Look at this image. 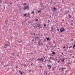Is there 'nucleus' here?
<instances>
[{"mask_svg":"<svg viewBox=\"0 0 75 75\" xmlns=\"http://www.w3.org/2000/svg\"><path fill=\"white\" fill-rule=\"evenodd\" d=\"M65 31V29L64 28V27L60 29V33H62V32H64Z\"/></svg>","mask_w":75,"mask_h":75,"instance_id":"f257e3e1","label":"nucleus"},{"mask_svg":"<svg viewBox=\"0 0 75 75\" xmlns=\"http://www.w3.org/2000/svg\"><path fill=\"white\" fill-rule=\"evenodd\" d=\"M37 61H41L43 62H44V60H43V58H41V59H40L39 58H38L37 59Z\"/></svg>","mask_w":75,"mask_h":75,"instance_id":"f03ea898","label":"nucleus"},{"mask_svg":"<svg viewBox=\"0 0 75 75\" xmlns=\"http://www.w3.org/2000/svg\"><path fill=\"white\" fill-rule=\"evenodd\" d=\"M29 8V6H28V5L27 6H25L24 7L23 9L25 11L26 9H28Z\"/></svg>","mask_w":75,"mask_h":75,"instance_id":"7ed1b4c3","label":"nucleus"},{"mask_svg":"<svg viewBox=\"0 0 75 75\" xmlns=\"http://www.w3.org/2000/svg\"><path fill=\"white\" fill-rule=\"evenodd\" d=\"M38 41H38V45H40V46L41 45H42V43H40V42H41V40H40V39H39Z\"/></svg>","mask_w":75,"mask_h":75,"instance_id":"20e7f679","label":"nucleus"},{"mask_svg":"<svg viewBox=\"0 0 75 75\" xmlns=\"http://www.w3.org/2000/svg\"><path fill=\"white\" fill-rule=\"evenodd\" d=\"M4 48H7V47H8V45L6 44H4Z\"/></svg>","mask_w":75,"mask_h":75,"instance_id":"39448f33","label":"nucleus"},{"mask_svg":"<svg viewBox=\"0 0 75 75\" xmlns=\"http://www.w3.org/2000/svg\"><path fill=\"white\" fill-rule=\"evenodd\" d=\"M47 66L49 69H50L51 68V65H49V64H47Z\"/></svg>","mask_w":75,"mask_h":75,"instance_id":"423d86ee","label":"nucleus"},{"mask_svg":"<svg viewBox=\"0 0 75 75\" xmlns=\"http://www.w3.org/2000/svg\"><path fill=\"white\" fill-rule=\"evenodd\" d=\"M19 73H20L21 74V75H22L24 73V71H23V72H21V71L20 70H19Z\"/></svg>","mask_w":75,"mask_h":75,"instance_id":"0eeeda50","label":"nucleus"},{"mask_svg":"<svg viewBox=\"0 0 75 75\" xmlns=\"http://www.w3.org/2000/svg\"><path fill=\"white\" fill-rule=\"evenodd\" d=\"M40 26H41V25L40 24H38V25H37L38 27L39 28V29H40Z\"/></svg>","mask_w":75,"mask_h":75,"instance_id":"6e6552de","label":"nucleus"},{"mask_svg":"<svg viewBox=\"0 0 75 75\" xmlns=\"http://www.w3.org/2000/svg\"><path fill=\"white\" fill-rule=\"evenodd\" d=\"M61 69H62V71H64V69H66V67H65V68L62 67Z\"/></svg>","mask_w":75,"mask_h":75,"instance_id":"1a4fd4ad","label":"nucleus"},{"mask_svg":"<svg viewBox=\"0 0 75 75\" xmlns=\"http://www.w3.org/2000/svg\"><path fill=\"white\" fill-rule=\"evenodd\" d=\"M51 52H52V54L53 55H55V54H56L55 52H54V51H51Z\"/></svg>","mask_w":75,"mask_h":75,"instance_id":"9d476101","label":"nucleus"},{"mask_svg":"<svg viewBox=\"0 0 75 75\" xmlns=\"http://www.w3.org/2000/svg\"><path fill=\"white\" fill-rule=\"evenodd\" d=\"M27 21V19H26L25 21H24L23 22H22L23 24H25V22H26V21Z\"/></svg>","mask_w":75,"mask_h":75,"instance_id":"9b49d317","label":"nucleus"},{"mask_svg":"<svg viewBox=\"0 0 75 75\" xmlns=\"http://www.w3.org/2000/svg\"><path fill=\"white\" fill-rule=\"evenodd\" d=\"M64 60H65V59L64 58L63 59V60L60 59V60L62 61V62H64V61H65Z\"/></svg>","mask_w":75,"mask_h":75,"instance_id":"f8f14e48","label":"nucleus"},{"mask_svg":"<svg viewBox=\"0 0 75 75\" xmlns=\"http://www.w3.org/2000/svg\"><path fill=\"white\" fill-rule=\"evenodd\" d=\"M46 38L47 39V41H49V40H50V38Z\"/></svg>","mask_w":75,"mask_h":75,"instance_id":"ddd939ff","label":"nucleus"},{"mask_svg":"<svg viewBox=\"0 0 75 75\" xmlns=\"http://www.w3.org/2000/svg\"><path fill=\"white\" fill-rule=\"evenodd\" d=\"M75 42H74V44L73 45V47H72L73 49H74V48H75Z\"/></svg>","mask_w":75,"mask_h":75,"instance_id":"4468645a","label":"nucleus"},{"mask_svg":"<svg viewBox=\"0 0 75 75\" xmlns=\"http://www.w3.org/2000/svg\"><path fill=\"white\" fill-rule=\"evenodd\" d=\"M68 13H69V11H66V12L65 13V14H67V15L68 14Z\"/></svg>","mask_w":75,"mask_h":75,"instance_id":"2eb2a0df","label":"nucleus"},{"mask_svg":"<svg viewBox=\"0 0 75 75\" xmlns=\"http://www.w3.org/2000/svg\"><path fill=\"white\" fill-rule=\"evenodd\" d=\"M28 25H29V24H30V23H31V22H30V21H28Z\"/></svg>","mask_w":75,"mask_h":75,"instance_id":"dca6fc26","label":"nucleus"},{"mask_svg":"<svg viewBox=\"0 0 75 75\" xmlns=\"http://www.w3.org/2000/svg\"><path fill=\"white\" fill-rule=\"evenodd\" d=\"M8 19H6L5 20V22H6V23H7V22H8Z\"/></svg>","mask_w":75,"mask_h":75,"instance_id":"f3484780","label":"nucleus"},{"mask_svg":"<svg viewBox=\"0 0 75 75\" xmlns=\"http://www.w3.org/2000/svg\"><path fill=\"white\" fill-rule=\"evenodd\" d=\"M53 8L54 9V11H55V10H56V8H55L53 7Z\"/></svg>","mask_w":75,"mask_h":75,"instance_id":"a211bd4d","label":"nucleus"},{"mask_svg":"<svg viewBox=\"0 0 75 75\" xmlns=\"http://www.w3.org/2000/svg\"><path fill=\"white\" fill-rule=\"evenodd\" d=\"M18 42L19 43H21L22 42V40H21V41H18Z\"/></svg>","mask_w":75,"mask_h":75,"instance_id":"6ab92c4d","label":"nucleus"},{"mask_svg":"<svg viewBox=\"0 0 75 75\" xmlns=\"http://www.w3.org/2000/svg\"><path fill=\"white\" fill-rule=\"evenodd\" d=\"M38 13H41V11H38Z\"/></svg>","mask_w":75,"mask_h":75,"instance_id":"aec40b11","label":"nucleus"},{"mask_svg":"<svg viewBox=\"0 0 75 75\" xmlns=\"http://www.w3.org/2000/svg\"><path fill=\"white\" fill-rule=\"evenodd\" d=\"M73 24H74L73 23H71L70 24V25H73Z\"/></svg>","mask_w":75,"mask_h":75,"instance_id":"412c9836","label":"nucleus"},{"mask_svg":"<svg viewBox=\"0 0 75 75\" xmlns=\"http://www.w3.org/2000/svg\"><path fill=\"white\" fill-rule=\"evenodd\" d=\"M43 26L44 27H46V24H44L43 25Z\"/></svg>","mask_w":75,"mask_h":75,"instance_id":"4be33fe9","label":"nucleus"},{"mask_svg":"<svg viewBox=\"0 0 75 75\" xmlns=\"http://www.w3.org/2000/svg\"><path fill=\"white\" fill-rule=\"evenodd\" d=\"M50 59L51 60V59H52V57H50Z\"/></svg>","mask_w":75,"mask_h":75,"instance_id":"5701e85b","label":"nucleus"},{"mask_svg":"<svg viewBox=\"0 0 75 75\" xmlns=\"http://www.w3.org/2000/svg\"><path fill=\"white\" fill-rule=\"evenodd\" d=\"M68 16L69 18H71V17L70 15H68Z\"/></svg>","mask_w":75,"mask_h":75,"instance_id":"b1692460","label":"nucleus"},{"mask_svg":"<svg viewBox=\"0 0 75 75\" xmlns=\"http://www.w3.org/2000/svg\"><path fill=\"white\" fill-rule=\"evenodd\" d=\"M31 69H30V70H29V72H31Z\"/></svg>","mask_w":75,"mask_h":75,"instance_id":"393cba45","label":"nucleus"},{"mask_svg":"<svg viewBox=\"0 0 75 75\" xmlns=\"http://www.w3.org/2000/svg\"><path fill=\"white\" fill-rule=\"evenodd\" d=\"M60 61V59L59 61H57V62L58 64H59V61Z\"/></svg>","mask_w":75,"mask_h":75,"instance_id":"a878e982","label":"nucleus"},{"mask_svg":"<svg viewBox=\"0 0 75 75\" xmlns=\"http://www.w3.org/2000/svg\"><path fill=\"white\" fill-rule=\"evenodd\" d=\"M47 61H49V62H50V61H51V60L50 59H49L48 60H47Z\"/></svg>","mask_w":75,"mask_h":75,"instance_id":"bb28decb","label":"nucleus"},{"mask_svg":"<svg viewBox=\"0 0 75 75\" xmlns=\"http://www.w3.org/2000/svg\"><path fill=\"white\" fill-rule=\"evenodd\" d=\"M68 48L69 49L71 48H72V46H71L70 47H69Z\"/></svg>","mask_w":75,"mask_h":75,"instance_id":"cd10ccee","label":"nucleus"},{"mask_svg":"<svg viewBox=\"0 0 75 75\" xmlns=\"http://www.w3.org/2000/svg\"><path fill=\"white\" fill-rule=\"evenodd\" d=\"M26 3H24V6H26Z\"/></svg>","mask_w":75,"mask_h":75,"instance_id":"c85d7f7f","label":"nucleus"},{"mask_svg":"<svg viewBox=\"0 0 75 75\" xmlns=\"http://www.w3.org/2000/svg\"><path fill=\"white\" fill-rule=\"evenodd\" d=\"M39 67H40V68H42V66H39Z\"/></svg>","mask_w":75,"mask_h":75,"instance_id":"c756f323","label":"nucleus"},{"mask_svg":"<svg viewBox=\"0 0 75 75\" xmlns=\"http://www.w3.org/2000/svg\"><path fill=\"white\" fill-rule=\"evenodd\" d=\"M68 70H65V72H68Z\"/></svg>","mask_w":75,"mask_h":75,"instance_id":"7c9ffc66","label":"nucleus"},{"mask_svg":"<svg viewBox=\"0 0 75 75\" xmlns=\"http://www.w3.org/2000/svg\"><path fill=\"white\" fill-rule=\"evenodd\" d=\"M12 54H13V56H14L15 55V54H14V53H13Z\"/></svg>","mask_w":75,"mask_h":75,"instance_id":"2f4dec72","label":"nucleus"},{"mask_svg":"<svg viewBox=\"0 0 75 75\" xmlns=\"http://www.w3.org/2000/svg\"><path fill=\"white\" fill-rule=\"evenodd\" d=\"M52 60H53V61H54V58H53L52 57Z\"/></svg>","mask_w":75,"mask_h":75,"instance_id":"473e14b6","label":"nucleus"},{"mask_svg":"<svg viewBox=\"0 0 75 75\" xmlns=\"http://www.w3.org/2000/svg\"><path fill=\"white\" fill-rule=\"evenodd\" d=\"M38 20V19H36L35 20V21H37Z\"/></svg>","mask_w":75,"mask_h":75,"instance_id":"72a5a7b5","label":"nucleus"},{"mask_svg":"<svg viewBox=\"0 0 75 75\" xmlns=\"http://www.w3.org/2000/svg\"><path fill=\"white\" fill-rule=\"evenodd\" d=\"M70 65H71V63H70V62H68V63Z\"/></svg>","mask_w":75,"mask_h":75,"instance_id":"f704fd0d","label":"nucleus"},{"mask_svg":"<svg viewBox=\"0 0 75 75\" xmlns=\"http://www.w3.org/2000/svg\"><path fill=\"white\" fill-rule=\"evenodd\" d=\"M47 60L46 59H45V60L44 61V62H47Z\"/></svg>","mask_w":75,"mask_h":75,"instance_id":"c9c22d12","label":"nucleus"},{"mask_svg":"<svg viewBox=\"0 0 75 75\" xmlns=\"http://www.w3.org/2000/svg\"><path fill=\"white\" fill-rule=\"evenodd\" d=\"M32 25V26H33V25H34L33 24H32V23L30 25Z\"/></svg>","mask_w":75,"mask_h":75,"instance_id":"e433bc0d","label":"nucleus"},{"mask_svg":"<svg viewBox=\"0 0 75 75\" xmlns=\"http://www.w3.org/2000/svg\"><path fill=\"white\" fill-rule=\"evenodd\" d=\"M31 13H32V14H34V11H33V12H31Z\"/></svg>","mask_w":75,"mask_h":75,"instance_id":"4c0bfd02","label":"nucleus"},{"mask_svg":"<svg viewBox=\"0 0 75 75\" xmlns=\"http://www.w3.org/2000/svg\"><path fill=\"white\" fill-rule=\"evenodd\" d=\"M7 66H8V65H4V67H7Z\"/></svg>","mask_w":75,"mask_h":75,"instance_id":"58836bf2","label":"nucleus"},{"mask_svg":"<svg viewBox=\"0 0 75 75\" xmlns=\"http://www.w3.org/2000/svg\"><path fill=\"white\" fill-rule=\"evenodd\" d=\"M17 68H18V66L17 65L16 66V69H17Z\"/></svg>","mask_w":75,"mask_h":75,"instance_id":"ea45409f","label":"nucleus"},{"mask_svg":"<svg viewBox=\"0 0 75 75\" xmlns=\"http://www.w3.org/2000/svg\"><path fill=\"white\" fill-rule=\"evenodd\" d=\"M26 15H27V14H24V16H26Z\"/></svg>","mask_w":75,"mask_h":75,"instance_id":"a19ab883","label":"nucleus"},{"mask_svg":"<svg viewBox=\"0 0 75 75\" xmlns=\"http://www.w3.org/2000/svg\"><path fill=\"white\" fill-rule=\"evenodd\" d=\"M37 39H38V40H40V39H39V37H37Z\"/></svg>","mask_w":75,"mask_h":75,"instance_id":"79ce46f5","label":"nucleus"},{"mask_svg":"<svg viewBox=\"0 0 75 75\" xmlns=\"http://www.w3.org/2000/svg\"><path fill=\"white\" fill-rule=\"evenodd\" d=\"M49 22H50V20H48V23H49Z\"/></svg>","mask_w":75,"mask_h":75,"instance_id":"37998d69","label":"nucleus"},{"mask_svg":"<svg viewBox=\"0 0 75 75\" xmlns=\"http://www.w3.org/2000/svg\"><path fill=\"white\" fill-rule=\"evenodd\" d=\"M73 62V63H74V64H75V60H74Z\"/></svg>","mask_w":75,"mask_h":75,"instance_id":"c03bdc74","label":"nucleus"},{"mask_svg":"<svg viewBox=\"0 0 75 75\" xmlns=\"http://www.w3.org/2000/svg\"><path fill=\"white\" fill-rule=\"evenodd\" d=\"M23 66H24V67H26V64H24V65H23Z\"/></svg>","mask_w":75,"mask_h":75,"instance_id":"a18cd8bd","label":"nucleus"},{"mask_svg":"<svg viewBox=\"0 0 75 75\" xmlns=\"http://www.w3.org/2000/svg\"><path fill=\"white\" fill-rule=\"evenodd\" d=\"M57 30L58 31H59V29L58 28L57 29Z\"/></svg>","mask_w":75,"mask_h":75,"instance_id":"49530a36","label":"nucleus"},{"mask_svg":"<svg viewBox=\"0 0 75 75\" xmlns=\"http://www.w3.org/2000/svg\"><path fill=\"white\" fill-rule=\"evenodd\" d=\"M0 4H1V1H0Z\"/></svg>","mask_w":75,"mask_h":75,"instance_id":"de8ad7c7","label":"nucleus"},{"mask_svg":"<svg viewBox=\"0 0 75 75\" xmlns=\"http://www.w3.org/2000/svg\"><path fill=\"white\" fill-rule=\"evenodd\" d=\"M33 63H32L31 64V66H33Z\"/></svg>","mask_w":75,"mask_h":75,"instance_id":"09e8293b","label":"nucleus"},{"mask_svg":"<svg viewBox=\"0 0 75 75\" xmlns=\"http://www.w3.org/2000/svg\"><path fill=\"white\" fill-rule=\"evenodd\" d=\"M33 27H34V28H35V26H34Z\"/></svg>","mask_w":75,"mask_h":75,"instance_id":"8fccbe9b","label":"nucleus"},{"mask_svg":"<svg viewBox=\"0 0 75 75\" xmlns=\"http://www.w3.org/2000/svg\"><path fill=\"white\" fill-rule=\"evenodd\" d=\"M55 59H56V61H58V59H57L56 58Z\"/></svg>","mask_w":75,"mask_h":75,"instance_id":"3c124183","label":"nucleus"},{"mask_svg":"<svg viewBox=\"0 0 75 75\" xmlns=\"http://www.w3.org/2000/svg\"><path fill=\"white\" fill-rule=\"evenodd\" d=\"M30 14H29V13H28V16H30Z\"/></svg>","mask_w":75,"mask_h":75,"instance_id":"603ef678","label":"nucleus"},{"mask_svg":"<svg viewBox=\"0 0 75 75\" xmlns=\"http://www.w3.org/2000/svg\"><path fill=\"white\" fill-rule=\"evenodd\" d=\"M54 30V28H52V30Z\"/></svg>","mask_w":75,"mask_h":75,"instance_id":"864d4df0","label":"nucleus"},{"mask_svg":"<svg viewBox=\"0 0 75 75\" xmlns=\"http://www.w3.org/2000/svg\"><path fill=\"white\" fill-rule=\"evenodd\" d=\"M35 41H36L37 40V38H35Z\"/></svg>","mask_w":75,"mask_h":75,"instance_id":"5fc2aeb1","label":"nucleus"},{"mask_svg":"<svg viewBox=\"0 0 75 75\" xmlns=\"http://www.w3.org/2000/svg\"><path fill=\"white\" fill-rule=\"evenodd\" d=\"M63 48H65V47L64 46V47H63Z\"/></svg>","mask_w":75,"mask_h":75,"instance_id":"6e6d98bb","label":"nucleus"},{"mask_svg":"<svg viewBox=\"0 0 75 75\" xmlns=\"http://www.w3.org/2000/svg\"><path fill=\"white\" fill-rule=\"evenodd\" d=\"M25 25H27V23H26V22H25Z\"/></svg>","mask_w":75,"mask_h":75,"instance_id":"4d7b16f0","label":"nucleus"},{"mask_svg":"<svg viewBox=\"0 0 75 75\" xmlns=\"http://www.w3.org/2000/svg\"><path fill=\"white\" fill-rule=\"evenodd\" d=\"M16 56H18V57H19V54H17Z\"/></svg>","mask_w":75,"mask_h":75,"instance_id":"13d9d810","label":"nucleus"},{"mask_svg":"<svg viewBox=\"0 0 75 75\" xmlns=\"http://www.w3.org/2000/svg\"><path fill=\"white\" fill-rule=\"evenodd\" d=\"M32 40V41H34V39H33Z\"/></svg>","mask_w":75,"mask_h":75,"instance_id":"bf43d9fd","label":"nucleus"},{"mask_svg":"<svg viewBox=\"0 0 75 75\" xmlns=\"http://www.w3.org/2000/svg\"><path fill=\"white\" fill-rule=\"evenodd\" d=\"M25 47H24V49L23 50H25Z\"/></svg>","mask_w":75,"mask_h":75,"instance_id":"052dcab7","label":"nucleus"},{"mask_svg":"<svg viewBox=\"0 0 75 75\" xmlns=\"http://www.w3.org/2000/svg\"><path fill=\"white\" fill-rule=\"evenodd\" d=\"M66 73H64V75H67V74H66Z\"/></svg>","mask_w":75,"mask_h":75,"instance_id":"680f3d73","label":"nucleus"},{"mask_svg":"<svg viewBox=\"0 0 75 75\" xmlns=\"http://www.w3.org/2000/svg\"><path fill=\"white\" fill-rule=\"evenodd\" d=\"M2 51L3 52V51L4 52H5V50H2Z\"/></svg>","mask_w":75,"mask_h":75,"instance_id":"e2e57ef3","label":"nucleus"},{"mask_svg":"<svg viewBox=\"0 0 75 75\" xmlns=\"http://www.w3.org/2000/svg\"><path fill=\"white\" fill-rule=\"evenodd\" d=\"M33 35H35V33H34L33 34Z\"/></svg>","mask_w":75,"mask_h":75,"instance_id":"0e129e2a","label":"nucleus"},{"mask_svg":"<svg viewBox=\"0 0 75 75\" xmlns=\"http://www.w3.org/2000/svg\"><path fill=\"white\" fill-rule=\"evenodd\" d=\"M21 65H23V64H21Z\"/></svg>","mask_w":75,"mask_h":75,"instance_id":"69168bd1","label":"nucleus"},{"mask_svg":"<svg viewBox=\"0 0 75 75\" xmlns=\"http://www.w3.org/2000/svg\"><path fill=\"white\" fill-rule=\"evenodd\" d=\"M30 34H31V35H33V34L31 33Z\"/></svg>","mask_w":75,"mask_h":75,"instance_id":"338daca9","label":"nucleus"},{"mask_svg":"<svg viewBox=\"0 0 75 75\" xmlns=\"http://www.w3.org/2000/svg\"><path fill=\"white\" fill-rule=\"evenodd\" d=\"M72 58H74V56H73L72 57Z\"/></svg>","mask_w":75,"mask_h":75,"instance_id":"774afa93","label":"nucleus"}]
</instances>
